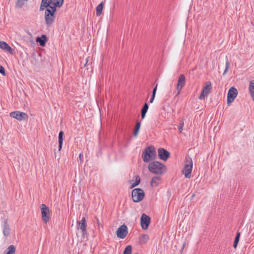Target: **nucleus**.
<instances>
[{"mask_svg": "<svg viewBox=\"0 0 254 254\" xmlns=\"http://www.w3.org/2000/svg\"><path fill=\"white\" fill-rule=\"evenodd\" d=\"M28 0H17L15 6L17 8H21Z\"/></svg>", "mask_w": 254, "mask_h": 254, "instance_id": "28", "label": "nucleus"}, {"mask_svg": "<svg viewBox=\"0 0 254 254\" xmlns=\"http://www.w3.org/2000/svg\"><path fill=\"white\" fill-rule=\"evenodd\" d=\"M138 185L137 184H136V183L135 182H134L133 183H132L131 185V186L130 187V189H133V188L137 186Z\"/></svg>", "mask_w": 254, "mask_h": 254, "instance_id": "38", "label": "nucleus"}, {"mask_svg": "<svg viewBox=\"0 0 254 254\" xmlns=\"http://www.w3.org/2000/svg\"><path fill=\"white\" fill-rule=\"evenodd\" d=\"M149 239L148 235L147 234L141 235L139 237V242L140 244H145Z\"/></svg>", "mask_w": 254, "mask_h": 254, "instance_id": "25", "label": "nucleus"}, {"mask_svg": "<svg viewBox=\"0 0 254 254\" xmlns=\"http://www.w3.org/2000/svg\"><path fill=\"white\" fill-rule=\"evenodd\" d=\"M207 96H198V99L200 100H204L205 98H207Z\"/></svg>", "mask_w": 254, "mask_h": 254, "instance_id": "39", "label": "nucleus"}, {"mask_svg": "<svg viewBox=\"0 0 254 254\" xmlns=\"http://www.w3.org/2000/svg\"><path fill=\"white\" fill-rule=\"evenodd\" d=\"M53 2L52 0H42L40 10L43 11L46 8L53 6Z\"/></svg>", "mask_w": 254, "mask_h": 254, "instance_id": "13", "label": "nucleus"}, {"mask_svg": "<svg viewBox=\"0 0 254 254\" xmlns=\"http://www.w3.org/2000/svg\"><path fill=\"white\" fill-rule=\"evenodd\" d=\"M64 0H53V6L55 7H61L64 4Z\"/></svg>", "mask_w": 254, "mask_h": 254, "instance_id": "24", "label": "nucleus"}, {"mask_svg": "<svg viewBox=\"0 0 254 254\" xmlns=\"http://www.w3.org/2000/svg\"><path fill=\"white\" fill-rule=\"evenodd\" d=\"M77 225L78 226V229H80L83 236L86 235L87 234V223L86 219L84 217H83L81 220L78 221L77 222Z\"/></svg>", "mask_w": 254, "mask_h": 254, "instance_id": "9", "label": "nucleus"}, {"mask_svg": "<svg viewBox=\"0 0 254 254\" xmlns=\"http://www.w3.org/2000/svg\"><path fill=\"white\" fill-rule=\"evenodd\" d=\"M144 191L139 188L134 189L131 193V196L134 202H138L141 201L144 197Z\"/></svg>", "mask_w": 254, "mask_h": 254, "instance_id": "5", "label": "nucleus"}, {"mask_svg": "<svg viewBox=\"0 0 254 254\" xmlns=\"http://www.w3.org/2000/svg\"><path fill=\"white\" fill-rule=\"evenodd\" d=\"M212 89V85L210 81L205 83V86L203 87L202 92L200 95H205L208 94Z\"/></svg>", "mask_w": 254, "mask_h": 254, "instance_id": "14", "label": "nucleus"}, {"mask_svg": "<svg viewBox=\"0 0 254 254\" xmlns=\"http://www.w3.org/2000/svg\"><path fill=\"white\" fill-rule=\"evenodd\" d=\"M230 68V63L228 60L227 58H226V65H225V69L224 70V71L223 73V75H225L228 71V69H229Z\"/></svg>", "mask_w": 254, "mask_h": 254, "instance_id": "31", "label": "nucleus"}, {"mask_svg": "<svg viewBox=\"0 0 254 254\" xmlns=\"http://www.w3.org/2000/svg\"><path fill=\"white\" fill-rule=\"evenodd\" d=\"M16 249L14 245H10L4 251V254H15Z\"/></svg>", "mask_w": 254, "mask_h": 254, "instance_id": "20", "label": "nucleus"}, {"mask_svg": "<svg viewBox=\"0 0 254 254\" xmlns=\"http://www.w3.org/2000/svg\"><path fill=\"white\" fill-rule=\"evenodd\" d=\"M148 104L147 103H145L142 108L141 110V116L142 119L145 118L146 114L148 111Z\"/></svg>", "mask_w": 254, "mask_h": 254, "instance_id": "21", "label": "nucleus"}, {"mask_svg": "<svg viewBox=\"0 0 254 254\" xmlns=\"http://www.w3.org/2000/svg\"><path fill=\"white\" fill-rule=\"evenodd\" d=\"M238 95V90L237 89L234 87H231L227 93V95Z\"/></svg>", "mask_w": 254, "mask_h": 254, "instance_id": "26", "label": "nucleus"}, {"mask_svg": "<svg viewBox=\"0 0 254 254\" xmlns=\"http://www.w3.org/2000/svg\"><path fill=\"white\" fill-rule=\"evenodd\" d=\"M48 41V38L45 35H42L41 37L36 38V41L39 43L41 46L44 47L46 45V43Z\"/></svg>", "mask_w": 254, "mask_h": 254, "instance_id": "15", "label": "nucleus"}, {"mask_svg": "<svg viewBox=\"0 0 254 254\" xmlns=\"http://www.w3.org/2000/svg\"><path fill=\"white\" fill-rule=\"evenodd\" d=\"M253 100L254 101V96H252Z\"/></svg>", "mask_w": 254, "mask_h": 254, "instance_id": "41", "label": "nucleus"}, {"mask_svg": "<svg viewBox=\"0 0 254 254\" xmlns=\"http://www.w3.org/2000/svg\"><path fill=\"white\" fill-rule=\"evenodd\" d=\"M192 160L188 156L186 158L185 165L183 171V174L185 175L186 178H190L192 169Z\"/></svg>", "mask_w": 254, "mask_h": 254, "instance_id": "4", "label": "nucleus"}, {"mask_svg": "<svg viewBox=\"0 0 254 254\" xmlns=\"http://www.w3.org/2000/svg\"><path fill=\"white\" fill-rule=\"evenodd\" d=\"M25 101L26 102V105H28L27 102L25 100Z\"/></svg>", "mask_w": 254, "mask_h": 254, "instance_id": "43", "label": "nucleus"}, {"mask_svg": "<svg viewBox=\"0 0 254 254\" xmlns=\"http://www.w3.org/2000/svg\"><path fill=\"white\" fill-rule=\"evenodd\" d=\"M240 235L241 233L240 232H237L236 236L235 237V239L233 244V247L235 249H236L237 247V245L240 240Z\"/></svg>", "mask_w": 254, "mask_h": 254, "instance_id": "27", "label": "nucleus"}, {"mask_svg": "<svg viewBox=\"0 0 254 254\" xmlns=\"http://www.w3.org/2000/svg\"><path fill=\"white\" fill-rule=\"evenodd\" d=\"M128 233L127 227L125 224L121 225L117 230L116 234L120 239L125 238Z\"/></svg>", "mask_w": 254, "mask_h": 254, "instance_id": "10", "label": "nucleus"}, {"mask_svg": "<svg viewBox=\"0 0 254 254\" xmlns=\"http://www.w3.org/2000/svg\"><path fill=\"white\" fill-rule=\"evenodd\" d=\"M131 252L132 246L131 245H128L124 250L123 254H131Z\"/></svg>", "mask_w": 254, "mask_h": 254, "instance_id": "30", "label": "nucleus"}, {"mask_svg": "<svg viewBox=\"0 0 254 254\" xmlns=\"http://www.w3.org/2000/svg\"><path fill=\"white\" fill-rule=\"evenodd\" d=\"M186 83V77L184 74H181L178 79L177 84V90L178 94Z\"/></svg>", "mask_w": 254, "mask_h": 254, "instance_id": "11", "label": "nucleus"}, {"mask_svg": "<svg viewBox=\"0 0 254 254\" xmlns=\"http://www.w3.org/2000/svg\"><path fill=\"white\" fill-rule=\"evenodd\" d=\"M150 218L149 216L143 213L140 218V224L143 230H146L150 223Z\"/></svg>", "mask_w": 254, "mask_h": 254, "instance_id": "8", "label": "nucleus"}, {"mask_svg": "<svg viewBox=\"0 0 254 254\" xmlns=\"http://www.w3.org/2000/svg\"><path fill=\"white\" fill-rule=\"evenodd\" d=\"M141 122H137L135 125V128L133 131V136L134 137H137L138 134L139 130L140 128Z\"/></svg>", "mask_w": 254, "mask_h": 254, "instance_id": "23", "label": "nucleus"}, {"mask_svg": "<svg viewBox=\"0 0 254 254\" xmlns=\"http://www.w3.org/2000/svg\"><path fill=\"white\" fill-rule=\"evenodd\" d=\"M160 179L161 177L160 176H155L153 177L150 182L151 186L153 187L158 186Z\"/></svg>", "mask_w": 254, "mask_h": 254, "instance_id": "19", "label": "nucleus"}, {"mask_svg": "<svg viewBox=\"0 0 254 254\" xmlns=\"http://www.w3.org/2000/svg\"><path fill=\"white\" fill-rule=\"evenodd\" d=\"M3 234L5 237H7L9 235L10 228L8 224L4 221L2 226Z\"/></svg>", "mask_w": 254, "mask_h": 254, "instance_id": "17", "label": "nucleus"}, {"mask_svg": "<svg viewBox=\"0 0 254 254\" xmlns=\"http://www.w3.org/2000/svg\"><path fill=\"white\" fill-rule=\"evenodd\" d=\"M158 152L159 158L163 161H166L170 157V153L163 148H159Z\"/></svg>", "mask_w": 254, "mask_h": 254, "instance_id": "12", "label": "nucleus"}, {"mask_svg": "<svg viewBox=\"0 0 254 254\" xmlns=\"http://www.w3.org/2000/svg\"><path fill=\"white\" fill-rule=\"evenodd\" d=\"M237 96H227V104L230 105L235 99Z\"/></svg>", "mask_w": 254, "mask_h": 254, "instance_id": "32", "label": "nucleus"}, {"mask_svg": "<svg viewBox=\"0 0 254 254\" xmlns=\"http://www.w3.org/2000/svg\"><path fill=\"white\" fill-rule=\"evenodd\" d=\"M10 116L11 118L16 119L20 121L25 120L28 119V115L27 114L20 111H14L11 112L10 113Z\"/></svg>", "mask_w": 254, "mask_h": 254, "instance_id": "7", "label": "nucleus"}, {"mask_svg": "<svg viewBox=\"0 0 254 254\" xmlns=\"http://www.w3.org/2000/svg\"><path fill=\"white\" fill-rule=\"evenodd\" d=\"M183 126H184V123H181L178 127V129L179 130L180 132H182L183 129Z\"/></svg>", "mask_w": 254, "mask_h": 254, "instance_id": "36", "label": "nucleus"}, {"mask_svg": "<svg viewBox=\"0 0 254 254\" xmlns=\"http://www.w3.org/2000/svg\"><path fill=\"white\" fill-rule=\"evenodd\" d=\"M0 73L2 75H5V69H4V68L0 65Z\"/></svg>", "mask_w": 254, "mask_h": 254, "instance_id": "35", "label": "nucleus"}, {"mask_svg": "<svg viewBox=\"0 0 254 254\" xmlns=\"http://www.w3.org/2000/svg\"><path fill=\"white\" fill-rule=\"evenodd\" d=\"M249 90L251 95H254V80H252L250 82Z\"/></svg>", "mask_w": 254, "mask_h": 254, "instance_id": "29", "label": "nucleus"}, {"mask_svg": "<svg viewBox=\"0 0 254 254\" xmlns=\"http://www.w3.org/2000/svg\"><path fill=\"white\" fill-rule=\"evenodd\" d=\"M41 209L42 220L43 222L46 224L49 222L50 218V209L49 207L44 204L41 205Z\"/></svg>", "mask_w": 254, "mask_h": 254, "instance_id": "6", "label": "nucleus"}, {"mask_svg": "<svg viewBox=\"0 0 254 254\" xmlns=\"http://www.w3.org/2000/svg\"><path fill=\"white\" fill-rule=\"evenodd\" d=\"M134 178H135L134 182L136 183V184H137L138 185L140 183V176L139 175H136V176H134Z\"/></svg>", "mask_w": 254, "mask_h": 254, "instance_id": "33", "label": "nucleus"}, {"mask_svg": "<svg viewBox=\"0 0 254 254\" xmlns=\"http://www.w3.org/2000/svg\"><path fill=\"white\" fill-rule=\"evenodd\" d=\"M157 84H156L155 87L154 88V89H153V90L152 91V95H155L156 90H157Z\"/></svg>", "mask_w": 254, "mask_h": 254, "instance_id": "37", "label": "nucleus"}, {"mask_svg": "<svg viewBox=\"0 0 254 254\" xmlns=\"http://www.w3.org/2000/svg\"><path fill=\"white\" fill-rule=\"evenodd\" d=\"M103 2H101L97 6L96 8V15L97 16H100L102 13V11L103 8Z\"/></svg>", "mask_w": 254, "mask_h": 254, "instance_id": "22", "label": "nucleus"}, {"mask_svg": "<svg viewBox=\"0 0 254 254\" xmlns=\"http://www.w3.org/2000/svg\"><path fill=\"white\" fill-rule=\"evenodd\" d=\"M64 132L61 130L59 132L58 136V142H59V150L60 151L62 148L63 140H64Z\"/></svg>", "mask_w": 254, "mask_h": 254, "instance_id": "18", "label": "nucleus"}, {"mask_svg": "<svg viewBox=\"0 0 254 254\" xmlns=\"http://www.w3.org/2000/svg\"><path fill=\"white\" fill-rule=\"evenodd\" d=\"M96 221H97V224L98 226V228H99V230H100L101 229H102L103 230V227L102 224H101V223L99 221V219L98 218H96Z\"/></svg>", "mask_w": 254, "mask_h": 254, "instance_id": "34", "label": "nucleus"}, {"mask_svg": "<svg viewBox=\"0 0 254 254\" xmlns=\"http://www.w3.org/2000/svg\"><path fill=\"white\" fill-rule=\"evenodd\" d=\"M149 170L153 174L161 175L166 171V166L158 161H153L148 165Z\"/></svg>", "mask_w": 254, "mask_h": 254, "instance_id": "1", "label": "nucleus"}, {"mask_svg": "<svg viewBox=\"0 0 254 254\" xmlns=\"http://www.w3.org/2000/svg\"><path fill=\"white\" fill-rule=\"evenodd\" d=\"M185 247V244H183V248H184Z\"/></svg>", "mask_w": 254, "mask_h": 254, "instance_id": "42", "label": "nucleus"}, {"mask_svg": "<svg viewBox=\"0 0 254 254\" xmlns=\"http://www.w3.org/2000/svg\"><path fill=\"white\" fill-rule=\"evenodd\" d=\"M156 156V150L153 146H149L146 147L142 154L143 160L145 162H149L155 159Z\"/></svg>", "mask_w": 254, "mask_h": 254, "instance_id": "3", "label": "nucleus"}, {"mask_svg": "<svg viewBox=\"0 0 254 254\" xmlns=\"http://www.w3.org/2000/svg\"><path fill=\"white\" fill-rule=\"evenodd\" d=\"M155 96H151V98L149 101V103H153L154 100V98H155Z\"/></svg>", "mask_w": 254, "mask_h": 254, "instance_id": "40", "label": "nucleus"}, {"mask_svg": "<svg viewBox=\"0 0 254 254\" xmlns=\"http://www.w3.org/2000/svg\"><path fill=\"white\" fill-rule=\"evenodd\" d=\"M45 9L46 24L47 26L50 27L55 22L56 19V8L55 6H52Z\"/></svg>", "mask_w": 254, "mask_h": 254, "instance_id": "2", "label": "nucleus"}, {"mask_svg": "<svg viewBox=\"0 0 254 254\" xmlns=\"http://www.w3.org/2000/svg\"><path fill=\"white\" fill-rule=\"evenodd\" d=\"M0 48L5 51L8 52L10 54H12V49L5 42L0 41Z\"/></svg>", "mask_w": 254, "mask_h": 254, "instance_id": "16", "label": "nucleus"}]
</instances>
